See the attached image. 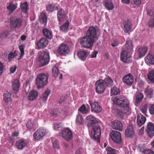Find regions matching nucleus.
<instances>
[{"mask_svg": "<svg viewBox=\"0 0 154 154\" xmlns=\"http://www.w3.org/2000/svg\"><path fill=\"white\" fill-rule=\"evenodd\" d=\"M113 101L117 105L122 107L121 109L122 113L128 115L131 113V109L129 106V102L125 97H116L113 99Z\"/></svg>", "mask_w": 154, "mask_h": 154, "instance_id": "obj_1", "label": "nucleus"}, {"mask_svg": "<svg viewBox=\"0 0 154 154\" xmlns=\"http://www.w3.org/2000/svg\"><path fill=\"white\" fill-rule=\"evenodd\" d=\"M49 75L42 73L38 75L35 80V85L38 89L44 87L48 83Z\"/></svg>", "mask_w": 154, "mask_h": 154, "instance_id": "obj_2", "label": "nucleus"}, {"mask_svg": "<svg viewBox=\"0 0 154 154\" xmlns=\"http://www.w3.org/2000/svg\"><path fill=\"white\" fill-rule=\"evenodd\" d=\"M86 35L96 41L98 38V29L97 27H90L86 32Z\"/></svg>", "mask_w": 154, "mask_h": 154, "instance_id": "obj_3", "label": "nucleus"}, {"mask_svg": "<svg viewBox=\"0 0 154 154\" xmlns=\"http://www.w3.org/2000/svg\"><path fill=\"white\" fill-rule=\"evenodd\" d=\"M101 134V128L98 125H94L92 126L91 136L95 141L100 142Z\"/></svg>", "mask_w": 154, "mask_h": 154, "instance_id": "obj_4", "label": "nucleus"}, {"mask_svg": "<svg viewBox=\"0 0 154 154\" xmlns=\"http://www.w3.org/2000/svg\"><path fill=\"white\" fill-rule=\"evenodd\" d=\"M38 54V61L41 66H44L48 64L49 61V54L45 51H40Z\"/></svg>", "mask_w": 154, "mask_h": 154, "instance_id": "obj_5", "label": "nucleus"}, {"mask_svg": "<svg viewBox=\"0 0 154 154\" xmlns=\"http://www.w3.org/2000/svg\"><path fill=\"white\" fill-rule=\"evenodd\" d=\"M95 41L86 35L80 39V43L84 48H89L92 47Z\"/></svg>", "mask_w": 154, "mask_h": 154, "instance_id": "obj_6", "label": "nucleus"}, {"mask_svg": "<svg viewBox=\"0 0 154 154\" xmlns=\"http://www.w3.org/2000/svg\"><path fill=\"white\" fill-rule=\"evenodd\" d=\"M70 51L69 47L64 44H60L57 49V53L63 56H66L69 53Z\"/></svg>", "mask_w": 154, "mask_h": 154, "instance_id": "obj_7", "label": "nucleus"}, {"mask_svg": "<svg viewBox=\"0 0 154 154\" xmlns=\"http://www.w3.org/2000/svg\"><path fill=\"white\" fill-rule=\"evenodd\" d=\"M95 90L98 94H101L105 91L106 87L103 80L100 79L97 81L95 83Z\"/></svg>", "mask_w": 154, "mask_h": 154, "instance_id": "obj_8", "label": "nucleus"}, {"mask_svg": "<svg viewBox=\"0 0 154 154\" xmlns=\"http://www.w3.org/2000/svg\"><path fill=\"white\" fill-rule=\"evenodd\" d=\"M47 131L44 128L38 129L33 135L34 139L39 140L42 139L47 134Z\"/></svg>", "mask_w": 154, "mask_h": 154, "instance_id": "obj_9", "label": "nucleus"}, {"mask_svg": "<svg viewBox=\"0 0 154 154\" xmlns=\"http://www.w3.org/2000/svg\"><path fill=\"white\" fill-rule=\"evenodd\" d=\"M112 139L115 143H120L122 141L121 133L117 131H112L110 134Z\"/></svg>", "mask_w": 154, "mask_h": 154, "instance_id": "obj_10", "label": "nucleus"}, {"mask_svg": "<svg viewBox=\"0 0 154 154\" xmlns=\"http://www.w3.org/2000/svg\"><path fill=\"white\" fill-rule=\"evenodd\" d=\"M62 137L66 140L69 141L72 137V131L69 128H66L62 130Z\"/></svg>", "mask_w": 154, "mask_h": 154, "instance_id": "obj_11", "label": "nucleus"}, {"mask_svg": "<svg viewBox=\"0 0 154 154\" xmlns=\"http://www.w3.org/2000/svg\"><path fill=\"white\" fill-rule=\"evenodd\" d=\"M11 26L14 28L21 27L22 25V20L20 18L11 17L10 19Z\"/></svg>", "mask_w": 154, "mask_h": 154, "instance_id": "obj_12", "label": "nucleus"}, {"mask_svg": "<svg viewBox=\"0 0 154 154\" xmlns=\"http://www.w3.org/2000/svg\"><path fill=\"white\" fill-rule=\"evenodd\" d=\"M123 82L128 85H131L134 82V79L132 75L131 74L125 75L122 78Z\"/></svg>", "mask_w": 154, "mask_h": 154, "instance_id": "obj_13", "label": "nucleus"}, {"mask_svg": "<svg viewBox=\"0 0 154 154\" xmlns=\"http://www.w3.org/2000/svg\"><path fill=\"white\" fill-rule=\"evenodd\" d=\"M57 18L59 21H62L64 20H66V13L64 10L62 8L59 9L57 12Z\"/></svg>", "mask_w": 154, "mask_h": 154, "instance_id": "obj_14", "label": "nucleus"}, {"mask_svg": "<svg viewBox=\"0 0 154 154\" xmlns=\"http://www.w3.org/2000/svg\"><path fill=\"white\" fill-rule=\"evenodd\" d=\"M146 131L150 137L154 136V124L152 122H149L147 124Z\"/></svg>", "mask_w": 154, "mask_h": 154, "instance_id": "obj_15", "label": "nucleus"}, {"mask_svg": "<svg viewBox=\"0 0 154 154\" xmlns=\"http://www.w3.org/2000/svg\"><path fill=\"white\" fill-rule=\"evenodd\" d=\"M91 106V110L94 112H99L102 110L101 106L97 102L90 103Z\"/></svg>", "mask_w": 154, "mask_h": 154, "instance_id": "obj_16", "label": "nucleus"}, {"mask_svg": "<svg viewBox=\"0 0 154 154\" xmlns=\"http://www.w3.org/2000/svg\"><path fill=\"white\" fill-rule=\"evenodd\" d=\"M20 80L18 79H15L12 81V88L15 93H17L20 87Z\"/></svg>", "mask_w": 154, "mask_h": 154, "instance_id": "obj_17", "label": "nucleus"}, {"mask_svg": "<svg viewBox=\"0 0 154 154\" xmlns=\"http://www.w3.org/2000/svg\"><path fill=\"white\" fill-rule=\"evenodd\" d=\"M146 121V118L141 114L140 113L137 115V123L139 127H141L143 125Z\"/></svg>", "mask_w": 154, "mask_h": 154, "instance_id": "obj_18", "label": "nucleus"}, {"mask_svg": "<svg viewBox=\"0 0 154 154\" xmlns=\"http://www.w3.org/2000/svg\"><path fill=\"white\" fill-rule=\"evenodd\" d=\"M112 126L114 129L122 131L123 129V125L121 122L117 120H115L112 122Z\"/></svg>", "mask_w": 154, "mask_h": 154, "instance_id": "obj_19", "label": "nucleus"}, {"mask_svg": "<svg viewBox=\"0 0 154 154\" xmlns=\"http://www.w3.org/2000/svg\"><path fill=\"white\" fill-rule=\"evenodd\" d=\"M85 119L88 123L87 126L88 127H90L92 125L98 122V121L97 119L92 115H89L87 116L86 117Z\"/></svg>", "mask_w": 154, "mask_h": 154, "instance_id": "obj_20", "label": "nucleus"}, {"mask_svg": "<svg viewBox=\"0 0 154 154\" xmlns=\"http://www.w3.org/2000/svg\"><path fill=\"white\" fill-rule=\"evenodd\" d=\"M26 126L28 129H30L35 128L38 126L37 122L34 119H31L29 120Z\"/></svg>", "mask_w": 154, "mask_h": 154, "instance_id": "obj_21", "label": "nucleus"}, {"mask_svg": "<svg viewBox=\"0 0 154 154\" xmlns=\"http://www.w3.org/2000/svg\"><path fill=\"white\" fill-rule=\"evenodd\" d=\"M48 44V41L45 38H43L40 39L37 43V46L39 48H42L46 47Z\"/></svg>", "mask_w": 154, "mask_h": 154, "instance_id": "obj_22", "label": "nucleus"}, {"mask_svg": "<svg viewBox=\"0 0 154 154\" xmlns=\"http://www.w3.org/2000/svg\"><path fill=\"white\" fill-rule=\"evenodd\" d=\"M133 127L130 125L128 126L125 131V134L127 137H131L134 134Z\"/></svg>", "mask_w": 154, "mask_h": 154, "instance_id": "obj_23", "label": "nucleus"}, {"mask_svg": "<svg viewBox=\"0 0 154 154\" xmlns=\"http://www.w3.org/2000/svg\"><path fill=\"white\" fill-rule=\"evenodd\" d=\"M26 145V143L24 139L18 140L16 142L15 146L19 149H21L24 148Z\"/></svg>", "mask_w": 154, "mask_h": 154, "instance_id": "obj_24", "label": "nucleus"}, {"mask_svg": "<svg viewBox=\"0 0 154 154\" xmlns=\"http://www.w3.org/2000/svg\"><path fill=\"white\" fill-rule=\"evenodd\" d=\"M123 48L125 50H127L129 52L131 51L133 48L132 41L131 40H127L125 45L123 46Z\"/></svg>", "mask_w": 154, "mask_h": 154, "instance_id": "obj_25", "label": "nucleus"}, {"mask_svg": "<svg viewBox=\"0 0 154 154\" xmlns=\"http://www.w3.org/2000/svg\"><path fill=\"white\" fill-rule=\"evenodd\" d=\"M124 30L125 32H128L131 30L132 25L131 22L129 20L125 21L123 23Z\"/></svg>", "mask_w": 154, "mask_h": 154, "instance_id": "obj_26", "label": "nucleus"}, {"mask_svg": "<svg viewBox=\"0 0 154 154\" xmlns=\"http://www.w3.org/2000/svg\"><path fill=\"white\" fill-rule=\"evenodd\" d=\"M46 10L49 12H52L58 8L56 5L54 3H49L46 6Z\"/></svg>", "mask_w": 154, "mask_h": 154, "instance_id": "obj_27", "label": "nucleus"}, {"mask_svg": "<svg viewBox=\"0 0 154 154\" xmlns=\"http://www.w3.org/2000/svg\"><path fill=\"white\" fill-rule=\"evenodd\" d=\"M128 51L126 50H123L122 51L121 54V60L125 63L127 62L128 59L129 58L128 54Z\"/></svg>", "mask_w": 154, "mask_h": 154, "instance_id": "obj_28", "label": "nucleus"}, {"mask_svg": "<svg viewBox=\"0 0 154 154\" xmlns=\"http://www.w3.org/2000/svg\"><path fill=\"white\" fill-rule=\"evenodd\" d=\"M148 48L146 47H140L138 49V53L140 57H143L146 54Z\"/></svg>", "mask_w": 154, "mask_h": 154, "instance_id": "obj_29", "label": "nucleus"}, {"mask_svg": "<svg viewBox=\"0 0 154 154\" xmlns=\"http://www.w3.org/2000/svg\"><path fill=\"white\" fill-rule=\"evenodd\" d=\"M78 57L82 60L84 61L87 56V53L85 51H79L77 54Z\"/></svg>", "mask_w": 154, "mask_h": 154, "instance_id": "obj_30", "label": "nucleus"}, {"mask_svg": "<svg viewBox=\"0 0 154 154\" xmlns=\"http://www.w3.org/2000/svg\"><path fill=\"white\" fill-rule=\"evenodd\" d=\"M39 20L40 22L44 25H45L47 21V17L45 13L42 12L39 16Z\"/></svg>", "mask_w": 154, "mask_h": 154, "instance_id": "obj_31", "label": "nucleus"}, {"mask_svg": "<svg viewBox=\"0 0 154 154\" xmlns=\"http://www.w3.org/2000/svg\"><path fill=\"white\" fill-rule=\"evenodd\" d=\"M145 60L148 64H154V57L150 54H148L146 56Z\"/></svg>", "mask_w": 154, "mask_h": 154, "instance_id": "obj_32", "label": "nucleus"}, {"mask_svg": "<svg viewBox=\"0 0 154 154\" xmlns=\"http://www.w3.org/2000/svg\"><path fill=\"white\" fill-rule=\"evenodd\" d=\"M43 33L44 35L48 38L51 39L53 37L51 31L47 28H44L43 30Z\"/></svg>", "mask_w": 154, "mask_h": 154, "instance_id": "obj_33", "label": "nucleus"}, {"mask_svg": "<svg viewBox=\"0 0 154 154\" xmlns=\"http://www.w3.org/2000/svg\"><path fill=\"white\" fill-rule=\"evenodd\" d=\"M38 95V92L37 91L33 90L31 91L29 93V95L28 97L29 100H32L35 99L37 96Z\"/></svg>", "mask_w": 154, "mask_h": 154, "instance_id": "obj_34", "label": "nucleus"}, {"mask_svg": "<svg viewBox=\"0 0 154 154\" xmlns=\"http://www.w3.org/2000/svg\"><path fill=\"white\" fill-rule=\"evenodd\" d=\"M104 84L108 87H111L112 85L113 81L112 79L109 76L106 77L103 80Z\"/></svg>", "mask_w": 154, "mask_h": 154, "instance_id": "obj_35", "label": "nucleus"}, {"mask_svg": "<svg viewBox=\"0 0 154 154\" xmlns=\"http://www.w3.org/2000/svg\"><path fill=\"white\" fill-rule=\"evenodd\" d=\"M153 91L154 90L152 88L146 89L145 91L146 96L148 98H151L153 96Z\"/></svg>", "mask_w": 154, "mask_h": 154, "instance_id": "obj_36", "label": "nucleus"}, {"mask_svg": "<svg viewBox=\"0 0 154 154\" xmlns=\"http://www.w3.org/2000/svg\"><path fill=\"white\" fill-rule=\"evenodd\" d=\"M87 105L88 108H86L85 105L83 104L79 108L78 110L83 114L88 113L89 111L90 108L88 105L87 104Z\"/></svg>", "mask_w": 154, "mask_h": 154, "instance_id": "obj_37", "label": "nucleus"}, {"mask_svg": "<svg viewBox=\"0 0 154 154\" xmlns=\"http://www.w3.org/2000/svg\"><path fill=\"white\" fill-rule=\"evenodd\" d=\"M50 93V91L49 90H47L45 91L41 97L40 100L44 102H45L47 100L48 97Z\"/></svg>", "mask_w": 154, "mask_h": 154, "instance_id": "obj_38", "label": "nucleus"}, {"mask_svg": "<svg viewBox=\"0 0 154 154\" xmlns=\"http://www.w3.org/2000/svg\"><path fill=\"white\" fill-rule=\"evenodd\" d=\"M11 97V95L10 93L4 94V99L5 103H8L11 102L12 100Z\"/></svg>", "mask_w": 154, "mask_h": 154, "instance_id": "obj_39", "label": "nucleus"}, {"mask_svg": "<svg viewBox=\"0 0 154 154\" xmlns=\"http://www.w3.org/2000/svg\"><path fill=\"white\" fill-rule=\"evenodd\" d=\"M147 78L151 82L154 83V70L151 71L148 73Z\"/></svg>", "mask_w": 154, "mask_h": 154, "instance_id": "obj_40", "label": "nucleus"}, {"mask_svg": "<svg viewBox=\"0 0 154 154\" xmlns=\"http://www.w3.org/2000/svg\"><path fill=\"white\" fill-rule=\"evenodd\" d=\"M69 25V22H66L60 26V30L63 32H67L69 29L68 26Z\"/></svg>", "mask_w": 154, "mask_h": 154, "instance_id": "obj_41", "label": "nucleus"}, {"mask_svg": "<svg viewBox=\"0 0 154 154\" xmlns=\"http://www.w3.org/2000/svg\"><path fill=\"white\" fill-rule=\"evenodd\" d=\"M52 142L53 147L55 148L58 149L59 147L58 141L55 138H51Z\"/></svg>", "mask_w": 154, "mask_h": 154, "instance_id": "obj_42", "label": "nucleus"}, {"mask_svg": "<svg viewBox=\"0 0 154 154\" xmlns=\"http://www.w3.org/2000/svg\"><path fill=\"white\" fill-rule=\"evenodd\" d=\"M84 119L82 116L79 115H78L76 116V123L77 125H81L84 122Z\"/></svg>", "mask_w": 154, "mask_h": 154, "instance_id": "obj_43", "label": "nucleus"}, {"mask_svg": "<svg viewBox=\"0 0 154 154\" xmlns=\"http://www.w3.org/2000/svg\"><path fill=\"white\" fill-rule=\"evenodd\" d=\"M17 4L13 2H10L7 8L11 11H13L17 8Z\"/></svg>", "mask_w": 154, "mask_h": 154, "instance_id": "obj_44", "label": "nucleus"}, {"mask_svg": "<svg viewBox=\"0 0 154 154\" xmlns=\"http://www.w3.org/2000/svg\"><path fill=\"white\" fill-rule=\"evenodd\" d=\"M143 97L144 96L142 93H140L138 94L136 97V101L137 103H139L142 100Z\"/></svg>", "mask_w": 154, "mask_h": 154, "instance_id": "obj_45", "label": "nucleus"}, {"mask_svg": "<svg viewBox=\"0 0 154 154\" xmlns=\"http://www.w3.org/2000/svg\"><path fill=\"white\" fill-rule=\"evenodd\" d=\"M20 8L24 13H26L28 9V5L27 2L22 3L20 5Z\"/></svg>", "mask_w": 154, "mask_h": 154, "instance_id": "obj_46", "label": "nucleus"}, {"mask_svg": "<svg viewBox=\"0 0 154 154\" xmlns=\"http://www.w3.org/2000/svg\"><path fill=\"white\" fill-rule=\"evenodd\" d=\"M59 73V70L56 66H54L52 68V74L54 76L56 77L57 76Z\"/></svg>", "mask_w": 154, "mask_h": 154, "instance_id": "obj_47", "label": "nucleus"}, {"mask_svg": "<svg viewBox=\"0 0 154 154\" xmlns=\"http://www.w3.org/2000/svg\"><path fill=\"white\" fill-rule=\"evenodd\" d=\"M111 92L112 95H116L118 94L120 91L118 88L113 87L111 88Z\"/></svg>", "mask_w": 154, "mask_h": 154, "instance_id": "obj_48", "label": "nucleus"}, {"mask_svg": "<svg viewBox=\"0 0 154 154\" xmlns=\"http://www.w3.org/2000/svg\"><path fill=\"white\" fill-rule=\"evenodd\" d=\"M105 6L108 10H112L114 8V6L113 3L110 2H107L105 3Z\"/></svg>", "mask_w": 154, "mask_h": 154, "instance_id": "obj_49", "label": "nucleus"}, {"mask_svg": "<svg viewBox=\"0 0 154 154\" xmlns=\"http://www.w3.org/2000/svg\"><path fill=\"white\" fill-rule=\"evenodd\" d=\"M106 150L107 152V154H117L116 153V149H113L110 147H107Z\"/></svg>", "mask_w": 154, "mask_h": 154, "instance_id": "obj_50", "label": "nucleus"}, {"mask_svg": "<svg viewBox=\"0 0 154 154\" xmlns=\"http://www.w3.org/2000/svg\"><path fill=\"white\" fill-rule=\"evenodd\" d=\"M149 113L151 115L154 114V104H149Z\"/></svg>", "mask_w": 154, "mask_h": 154, "instance_id": "obj_51", "label": "nucleus"}, {"mask_svg": "<svg viewBox=\"0 0 154 154\" xmlns=\"http://www.w3.org/2000/svg\"><path fill=\"white\" fill-rule=\"evenodd\" d=\"M25 48L24 45L22 44L19 47V48L20 51V57H22L24 54V48Z\"/></svg>", "mask_w": 154, "mask_h": 154, "instance_id": "obj_52", "label": "nucleus"}, {"mask_svg": "<svg viewBox=\"0 0 154 154\" xmlns=\"http://www.w3.org/2000/svg\"><path fill=\"white\" fill-rule=\"evenodd\" d=\"M148 108V105L147 104H145L141 108V111L143 114H145L147 111Z\"/></svg>", "mask_w": 154, "mask_h": 154, "instance_id": "obj_53", "label": "nucleus"}, {"mask_svg": "<svg viewBox=\"0 0 154 154\" xmlns=\"http://www.w3.org/2000/svg\"><path fill=\"white\" fill-rule=\"evenodd\" d=\"M16 55L15 51L13 53L11 52L8 55V59L9 61H11L12 59Z\"/></svg>", "mask_w": 154, "mask_h": 154, "instance_id": "obj_54", "label": "nucleus"}, {"mask_svg": "<svg viewBox=\"0 0 154 154\" xmlns=\"http://www.w3.org/2000/svg\"><path fill=\"white\" fill-rule=\"evenodd\" d=\"M148 25L151 28L154 27V17L151 18L148 22Z\"/></svg>", "mask_w": 154, "mask_h": 154, "instance_id": "obj_55", "label": "nucleus"}, {"mask_svg": "<svg viewBox=\"0 0 154 154\" xmlns=\"http://www.w3.org/2000/svg\"><path fill=\"white\" fill-rule=\"evenodd\" d=\"M147 14L152 16H154V9L147 10Z\"/></svg>", "mask_w": 154, "mask_h": 154, "instance_id": "obj_56", "label": "nucleus"}, {"mask_svg": "<svg viewBox=\"0 0 154 154\" xmlns=\"http://www.w3.org/2000/svg\"><path fill=\"white\" fill-rule=\"evenodd\" d=\"M145 154H154V152L150 149H146L144 150Z\"/></svg>", "mask_w": 154, "mask_h": 154, "instance_id": "obj_57", "label": "nucleus"}, {"mask_svg": "<svg viewBox=\"0 0 154 154\" xmlns=\"http://www.w3.org/2000/svg\"><path fill=\"white\" fill-rule=\"evenodd\" d=\"M59 111L58 109H56L51 112V114L54 116H57L59 113Z\"/></svg>", "mask_w": 154, "mask_h": 154, "instance_id": "obj_58", "label": "nucleus"}, {"mask_svg": "<svg viewBox=\"0 0 154 154\" xmlns=\"http://www.w3.org/2000/svg\"><path fill=\"white\" fill-rule=\"evenodd\" d=\"M119 41L117 40L116 39L114 41L113 43L111 44V45L112 47H114L116 46H118L119 45Z\"/></svg>", "mask_w": 154, "mask_h": 154, "instance_id": "obj_59", "label": "nucleus"}, {"mask_svg": "<svg viewBox=\"0 0 154 154\" xmlns=\"http://www.w3.org/2000/svg\"><path fill=\"white\" fill-rule=\"evenodd\" d=\"M4 68V66L3 64L0 61V75L2 74L3 70Z\"/></svg>", "mask_w": 154, "mask_h": 154, "instance_id": "obj_60", "label": "nucleus"}, {"mask_svg": "<svg viewBox=\"0 0 154 154\" xmlns=\"http://www.w3.org/2000/svg\"><path fill=\"white\" fill-rule=\"evenodd\" d=\"M16 66L14 65L12 66H11V67L10 69V70L11 73H13L15 72L16 70Z\"/></svg>", "mask_w": 154, "mask_h": 154, "instance_id": "obj_61", "label": "nucleus"}, {"mask_svg": "<svg viewBox=\"0 0 154 154\" xmlns=\"http://www.w3.org/2000/svg\"><path fill=\"white\" fill-rule=\"evenodd\" d=\"M144 127L143 126L139 130L138 132V134L140 135H142L144 133Z\"/></svg>", "mask_w": 154, "mask_h": 154, "instance_id": "obj_62", "label": "nucleus"}, {"mask_svg": "<svg viewBox=\"0 0 154 154\" xmlns=\"http://www.w3.org/2000/svg\"><path fill=\"white\" fill-rule=\"evenodd\" d=\"M66 96H62L60 99V100L59 101V103L60 104H61L63 102L66 100Z\"/></svg>", "mask_w": 154, "mask_h": 154, "instance_id": "obj_63", "label": "nucleus"}, {"mask_svg": "<svg viewBox=\"0 0 154 154\" xmlns=\"http://www.w3.org/2000/svg\"><path fill=\"white\" fill-rule=\"evenodd\" d=\"M98 53V52L97 51H94L92 54H91V58L96 57L97 56V55Z\"/></svg>", "mask_w": 154, "mask_h": 154, "instance_id": "obj_64", "label": "nucleus"}]
</instances>
